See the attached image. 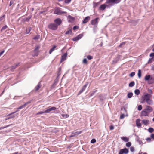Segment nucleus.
Returning a JSON list of instances; mask_svg holds the SVG:
<instances>
[{
  "instance_id": "4c0bfd02",
  "label": "nucleus",
  "mask_w": 154,
  "mask_h": 154,
  "mask_svg": "<svg viewBox=\"0 0 154 154\" xmlns=\"http://www.w3.org/2000/svg\"><path fill=\"white\" fill-rule=\"evenodd\" d=\"M7 28V25H5L1 29V31H3L5 30V29H6Z\"/></svg>"
},
{
  "instance_id": "de8ad7c7",
  "label": "nucleus",
  "mask_w": 154,
  "mask_h": 154,
  "mask_svg": "<svg viewBox=\"0 0 154 154\" xmlns=\"http://www.w3.org/2000/svg\"><path fill=\"white\" fill-rule=\"evenodd\" d=\"M125 44V42H123L122 43L119 45V47H121L122 45H124Z\"/></svg>"
},
{
  "instance_id": "7ed1b4c3",
  "label": "nucleus",
  "mask_w": 154,
  "mask_h": 154,
  "mask_svg": "<svg viewBox=\"0 0 154 154\" xmlns=\"http://www.w3.org/2000/svg\"><path fill=\"white\" fill-rule=\"evenodd\" d=\"M54 13L55 14L59 15H60L62 14L66 13V12L65 11H63L61 10V9L59 7L56 8L54 10Z\"/></svg>"
},
{
  "instance_id": "f257e3e1",
  "label": "nucleus",
  "mask_w": 154,
  "mask_h": 154,
  "mask_svg": "<svg viewBox=\"0 0 154 154\" xmlns=\"http://www.w3.org/2000/svg\"><path fill=\"white\" fill-rule=\"evenodd\" d=\"M153 110V109L151 106H146V108L141 111L140 116L144 117L148 116Z\"/></svg>"
},
{
  "instance_id": "0eeeda50",
  "label": "nucleus",
  "mask_w": 154,
  "mask_h": 154,
  "mask_svg": "<svg viewBox=\"0 0 154 154\" xmlns=\"http://www.w3.org/2000/svg\"><path fill=\"white\" fill-rule=\"evenodd\" d=\"M83 36V33L79 35H77L76 37L73 38L72 39V40L74 41H77L80 39Z\"/></svg>"
},
{
  "instance_id": "58836bf2",
  "label": "nucleus",
  "mask_w": 154,
  "mask_h": 154,
  "mask_svg": "<svg viewBox=\"0 0 154 154\" xmlns=\"http://www.w3.org/2000/svg\"><path fill=\"white\" fill-rule=\"evenodd\" d=\"M138 110L140 111L142 110V106L141 105H139L138 107Z\"/></svg>"
},
{
  "instance_id": "864d4df0",
  "label": "nucleus",
  "mask_w": 154,
  "mask_h": 154,
  "mask_svg": "<svg viewBox=\"0 0 154 154\" xmlns=\"http://www.w3.org/2000/svg\"><path fill=\"white\" fill-rule=\"evenodd\" d=\"M125 117V115L124 114H122L120 116V118L121 119H123Z\"/></svg>"
},
{
  "instance_id": "a211bd4d",
  "label": "nucleus",
  "mask_w": 154,
  "mask_h": 154,
  "mask_svg": "<svg viewBox=\"0 0 154 154\" xmlns=\"http://www.w3.org/2000/svg\"><path fill=\"white\" fill-rule=\"evenodd\" d=\"M121 139L125 142H127L129 141V139L126 137H121Z\"/></svg>"
},
{
  "instance_id": "a878e982",
  "label": "nucleus",
  "mask_w": 154,
  "mask_h": 154,
  "mask_svg": "<svg viewBox=\"0 0 154 154\" xmlns=\"http://www.w3.org/2000/svg\"><path fill=\"white\" fill-rule=\"evenodd\" d=\"M31 27H28L27 29H26V34H28L29 33L30 31H31Z\"/></svg>"
},
{
  "instance_id": "680f3d73",
  "label": "nucleus",
  "mask_w": 154,
  "mask_h": 154,
  "mask_svg": "<svg viewBox=\"0 0 154 154\" xmlns=\"http://www.w3.org/2000/svg\"><path fill=\"white\" fill-rule=\"evenodd\" d=\"M146 140L148 141L149 142H150L151 140V139L150 138H147L146 139Z\"/></svg>"
},
{
  "instance_id": "f8f14e48",
  "label": "nucleus",
  "mask_w": 154,
  "mask_h": 154,
  "mask_svg": "<svg viewBox=\"0 0 154 154\" xmlns=\"http://www.w3.org/2000/svg\"><path fill=\"white\" fill-rule=\"evenodd\" d=\"M67 53H65L64 54L62 55L61 57V59L60 62H63L65 61L66 59L67 56Z\"/></svg>"
},
{
  "instance_id": "5fc2aeb1",
  "label": "nucleus",
  "mask_w": 154,
  "mask_h": 154,
  "mask_svg": "<svg viewBox=\"0 0 154 154\" xmlns=\"http://www.w3.org/2000/svg\"><path fill=\"white\" fill-rule=\"evenodd\" d=\"M130 150L131 152H133L134 151V148L133 147H131L130 148Z\"/></svg>"
},
{
  "instance_id": "69168bd1",
  "label": "nucleus",
  "mask_w": 154,
  "mask_h": 154,
  "mask_svg": "<svg viewBox=\"0 0 154 154\" xmlns=\"http://www.w3.org/2000/svg\"><path fill=\"white\" fill-rule=\"evenodd\" d=\"M4 51H3L1 52H0V57L2 55V54L4 53Z\"/></svg>"
},
{
  "instance_id": "603ef678",
  "label": "nucleus",
  "mask_w": 154,
  "mask_h": 154,
  "mask_svg": "<svg viewBox=\"0 0 154 154\" xmlns=\"http://www.w3.org/2000/svg\"><path fill=\"white\" fill-rule=\"evenodd\" d=\"M19 109H17V110L16 111H15V112H13L12 113H11L10 114H9L8 115V116L11 115H12V114H13L14 113H15L17 112H18L19 111Z\"/></svg>"
},
{
  "instance_id": "39448f33",
  "label": "nucleus",
  "mask_w": 154,
  "mask_h": 154,
  "mask_svg": "<svg viewBox=\"0 0 154 154\" xmlns=\"http://www.w3.org/2000/svg\"><path fill=\"white\" fill-rule=\"evenodd\" d=\"M151 95L148 94H146L145 95L141 97V100H143L146 102L150 98Z\"/></svg>"
},
{
  "instance_id": "423d86ee",
  "label": "nucleus",
  "mask_w": 154,
  "mask_h": 154,
  "mask_svg": "<svg viewBox=\"0 0 154 154\" xmlns=\"http://www.w3.org/2000/svg\"><path fill=\"white\" fill-rule=\"evenodd\" d=\"M128 150L126 148H125L123 149H121L119 153V154H127L128 153Z\"/></svg>"
},
{
  "instance_id": "6e6552de",
  "label": "nucleus",
  "mask_w": 154,
  "mask_h": 154,
  "mask_svg": "<svg viewBox=\"0 0 154 154\" xmlns=\"http://www.w3.org/2000/svg\"><path fill=\"white\" fill-rule=\"evenodd\" d=\"M112 5L111 4L107 5L106 4H103L100 5L99 7V8L100 10H104L106 7H108L109 8Z\"/></svg>"
},
{
  "instance_id": "8fccbe9b",
  "label": "nucleus",
  "mask_w": 154,
  "mask_h": 154,
  "mask_svg": "<svg viewBox=\"0 0 154 154\" xmlns=\"http://www.w3.org/2000/svg\"><path fill=\"white\" fill-rule=\"evenodd\" d=\"M153 58L152 57L151 58H150L149 59V60L148 63H150L152 62V59Z\"/></svg>"
},
{
  "instance_id": "b1692460",
  "label": "nucleus",
  "mask_w": 154,
  "mask_h": 154,
  "mask_svg": "<svg viewBox=\"0 0 154 154\" xmlns=\"http://www.w3.org/2000/svg\"><path fill=\"white\" fill-rule=\"evenodd\" d=\"M146 102L149 105H151L153 104L152 101L151 100L150 98L149 99V100L146 101Z\"/></svg>"
},
{
  "instance_id": "37998d69",
  "label": "nucleus",
  "mask_w": 154,
  "mask_h": 154,
  "mask_svg": "<svg viewBox=\"0 0 154 154\" xmlns=\"http://www.w3.org/2000/svg\"><path fill=\"white\" fill-rule=\"evenodd\" d=\"M79 28V27L78 26H75L73 27V30H75L76 29H78Z\"/></svg>"
},
{
  "instance_id": "3c124183",
  "label": "nucleus",
  "mask_w": 154,
  "mask_h": 154,
  "mask_svg": "<svg viewBox=\"0 0 154 154\" xmlns=\"http://www.w3.org/2000/svg\"><path fill=\"white\" fill-rule=\"evenodd\" d=\"M71 0H65L64 1V2L66 3H69Z\"/></svg>"
},
{
  "instance_id": "c9c22d12",
  "label": "nucleus",
  "mask_w": 154,
  "mask_h": 154,
  "mask_svg": "<svg viewBox=\"0 0 154 154\" xmlns=\"http://www.w3.org/2000/svg\"><path fill=\"white\" fill-rule=\"evenodd\" d=\"M25 106H26L24 104L23 105H22L21 106H20L17 109H22L23 108L25 107Z\"/></svg>"
},
{
  "instance_id": "4be33fe9",
  "label": "nucleus",
  "mask_w": 154,
  "mask_h": 154,
  "mask_svg": "<svg viewBox=\"0 0 154 154\" xmlns=\"http://www.w3.org/2000/svg\"><path fill=\"white\" fill-rule=\"evenodd\" d=\"M56 47V46L54 45L53 48L50 50L49 51V53L50 54H51L52 53V52L55 49Z\"/></svg>"
},
{
  "instance_id": "9d476101",
  "label": "nucleus",
  "mask_w": 154,
  "mask_h": 154,
  "mask_svg": "<svg viewBox=\"0 0 154 154\" xmlns=\"http://www.w3.org/2000/svg\"><path fill=\"white\" fill-rule=\"evenodd\" d=\"M118 1L117 0H107L106 3L107 4H109V5L112 4L111 3H117Z\"/></svg>"
},
{
  "instance_id": "6ab92c4d",
  "label": "nucleus",
  "mask_w": 154,
  "mask_h": 154,
  "mask_svg": "<svg viewBox=\"0 0 154 154\" xmlns=\"http://www.w3.org/2000/svg\"><path fill=\"white\" fill-rule=\"evenodd\" d=\"M68 19L69 22H72L73 21L74 18L71 16L69 15L68 16Z\"/></svg>"
},
{
  "instance_id": "2eb2a0df",
  "label": "nucleus",
  "mask_w": 154,
  "mask_h": 154,
  "mask_svg": "<svg viewBox=\"0 0 154 154\" xmlns=\"http://www.w3.org/2000/svg\"><path fill=\"white\" fill-rule=\"evenodd\" d=\"M40 47L39 46H36L35 49L34 50L35 53L34 56H37L38 55V50L39 49Z\"/></svg>"
},
{
  "instance_id": "79ce46f5",
  "label": "nucleus",
  "mask_w": 154,
  "mask_h": 154,
  "mask_svg": "<svg viewBox=\"0 0 154 154\" xmlns=\"http://www.w3.org/2000/svg\"><path fill=\"white\" fill-rule=\"evenodd\" d=\"M96 142V140L94 139H92L91 141V142L92 143H94Z\"/></svg>"
},
{
  "instance_id": "f3484780",
  "label": "nucleus",
  "mask_w": 154,
  "mask_h": 154,
  "mask_svg": "<svg viewBox=\"0 0 154 154\" xmlns=\"http://www.w3.org/2000/svg\"><path fill=\"white\" fill-rule=\"evenodd\" d=\"M90 20V17H89L87 16L83 20V23L84 24L88 22V21L89 20Z\"/></svg>"
},
{
  "instance_id": "c756f323",
  "label": "nucleus",
  "mask_w": 154,
  "mask_h": 154,
  "mask_svg": "<svg viewBox=\"0 0 154 154\" xmlns=\"http://www.w3.org/2000/svg\"><path fill=\"white\" fill-rule=\"evenodd\" d=\"M138 76L139 78H140L141 76V72L140 69H139L138 71Z\"/></svg>"
},
{
  "instance_id": "72a5a7b5",
  "label": "nucleus",
  "mask_w": 154,
  "mask_h": 154,
  "mask_svg": "<svg viewBox=\"0 0 154 154\" xmlns=\"http://www.w3.org/2000/svg\"><path fill=\"white\" fill-rule=\"evenodd\" d=\"M83 63L84 64H86L87 63V60L86 58L84 59L83 60Z\"/></svg>"
},
{
  "instance_id": "473e14b6",
  "label": "nucleus",
  "mask_w": 154,
  "mask_h": 154,
  "mask_svg": "<svg viewBox=\"0 0 154 154\" xmlns=\"http://www.w3.org/2000/svg\"><path fill=\"white\" fill-rule=\"evenodd\" d=\"M72 33V31L71 29L66 31L65 33L66 34H71Z\"/></svg>"
},
{
  "instance_id": "13d9d810",
  "label": "nucleus",
  "mask_w": 154,
  "mask_h": 154,
  "mask_svg": "<svg viewBox=\"0 0 154 154\" xmlns=\"http://www.w3.org/2000/svg\"><path fill=\"white\" fill-rule=\"evenodd\" d=\"M14 3V1H11L10 2L9 6H11Z\"/></svg>"
},
{
  "instance_id": "ea45409f",
  "label": "nucleus",
  "mask_w": 154,
  "mask_h": 154,
  "mask_svg": "<svg viewBox=\"0 0 154 154\" xmlns=\"http://www.w3.org/2000/svg\"><path fill=\"white\" fill-rule=\"evenodd\" d=\"M81 131H76L74 133V134H75L74 135H78L80 134H81Z\"/></svg>"
},
{
  "instance_id": "49530a36",
  "label": "nucleus",
  "mask_w": 154,
  "mask_h": 154,
  "mask_svg": "<svg viewBox=\"0 0 154 154\" xmlns=\"http://www.w3.org/2000/svg\"><path fill=\"white\" fill-rule=\"evenodd\" d=\"M39 35H37L34 37L33 39L35 40H37L39 39Z\"/></svg>"
},
{
  "instance_id": "cd10ccee",
  "label": "nucleus",
  "mask_w": 154,
  "mask_h": 154,
  "mask_svg": "<svg viewBox=\"0 0 154 154\" xmlns=\"http://www.w3.org/2000/svg\"><path fill=\"white\" fill-rule=\"evenodd\" d=\"M133 93L132 92H130L128 93L127 94V97L128 98H131L132 96H133Z\"/></svg>"
},
{
  "instance_id": "dca6fc26",
  "label": "nucleus",
  "mask_w": 154,
  "mask_h": 154,
  "mask_svg": "<svg viewBox=\"0 0 154 154\" xmlns=\"http://www.w3.org/2000/svg\"><path fill=\"white\" fill-rule=\"evenodd\" d=\"M98 18H97L92 20L91 22V24L93 25L97 24L98 23Z\"/></svg>"
},
{
  "instance_id": "09e8293b",
  "label": "nucleus",
  "mask_w": 154,
  "mask_h": 154,
  "mask_svg": "<svg viewBox=\"0 0 154 154\" xmlns=\"http://www.w3.org/2000/svg\"><path fill=\"white\" fill-rule=\"evenodd\" d=\"M10 125H8L5 127H0V130H1L2 129H4L8 127Z\"/></svg>"
},
{
  "instance_id": "1a4fd4ad",
  "label": "nucleus",
  "mask_w": 154,
  "mask_h": 154,
  "mask_svg": "<svg viewBox=\"0 0 154 154\" xmlns=\"http://www.w3.org/2000/svg\"><path fill=\"white\" fill-rule=\"evenodd\" d=\"M142 123L146 126H147L150 124V122L148 120L143 119L142 121Z\"/></svg>"
},
{
  "instance_id": "bb28decb",
  "label": "nucleus",
  "mask_w": 154,
  "mask_h": 154,
  "mask_svg": "<svg viewBox=\"0 0 154 154\" xmlns=\"http://www.w3.org/2000/svg\"><path fill=\"white\" fill-rule=\"evenodd\" d=\"M135 94L137 95H138L140 93V91L138 89H136L134 91Z\"/></svg>"
},
{
  "instance_id": "a19ab883",
  "label": "nucleus",
  "mask_w": 154,
  "mask_h": 154,
  "mask_svg": "<svg viewBox=\"0 0 154 154\" xmlns=\"http://www.w3.org/2000/svg\"><path fill=\"white\" fill-rule=\"evenodd\" d=\"M61 68H60L59 69L58 72V76H59L60 75V74H61L60 72H61Z\"/></svg>"
},
{
  "instance_id": "c85d7f7f",
  "label": "nucleus",
  "mask_w": 154,
  "mask_h": 154,
  "mask_svg": "<svg viewBox=\"0 0 154 154\" xmlns=\"http://www.w3.org/2000/svg\"><path fill=\"white\" fill-rule=\"evenodd\" d=\"M134 84L135 83L134 82L132 81L129 84V86L130 87H132L134 85Z\"/></svg>"
},
{
  "instance_id": "2f4dec72",
  "label": "nucleus",
  "mask_w": 154,
  "mask_h": 154,
  "mask_svg": "<svg viewBox=\"0 0 154 154\" xmlns=\"http://www.w3.org/2000/svg\"><path fill=\"white\" fill-rule=\"evenodd\" d=\"M131 145V143L130 142H128L126 144V146L127 147H130Z\"/></svg>"
},
{
  "instance_id": "bf43d9fd",
  "label": "nucleus",
  "mask_w": 154,
  "mask_h": 154,
  "mask_svg": "<svg viewBox=\"0 0 154 154\" xmlns=\"http://www.w3.org/2000/svg\"><path fill=\"white\" fill-rule=\"evenodd\" d=\"M4 18V15H3L0 18V21H2L3 20Z\"/></svg>"
},
{
  "instance_id": "774afa93",
  "label": "nucleus",
  "mask_w": 154,
  "mask_h": 154,
  "mask_svg": "<svg viewBox=\"0 0 154 154\" xmlns=\"http://www.w3.org/2000/svg\"><path fill=\"white\" fill-rule=\"evenodd\" d=\"M15 116H16L15 115H13L12 116H11L10 117L11 118V119L15 117Z\"/></svg>"
},
{
  "instance_id": "0e129e2a",
  "label": "nucleus",
  "mask_w": 154,
  "mask_h": 154,
  "mask_svg": "<svg viewBox=\"0 0 154 154\" xmlns=\"http://www.w3.org/2000/svg\"><path fill=\"white\" fill-rule=\"evenodd\" d=\"M30 18H27L26 19H25V21H29Z\"/></svg>"
},
{
  "instance_id": "393cba45",
  "label": "nucleus",
  "mask_w": 154,
  "mask_h": 154,
  "mask_svg": "<svg viewBox=\"0 0 154 154\" xmlns=\"http://www.w3.org/2000/svg\"><path fill=\"white\" fill-rule=\"evenodd\" d=\"M150 75H146L145 77V80L146 81H148L150 79Z\"/></svg>"
},
{
  "instance_id": "9b49d317",
  "label": "nucleus",
  "mask_w": 154,
  "mask_h": 154,
  "mask_svg": "<svg viewBox=\"0 0 154 154\" xmlns=\"http://www.w3.org/2000/svg\"><path fill=\"white\" fill-rule=\"evenodd\" d=\"M141 120L140 119H138L136 120V123L137 126L138 128H140L141 127V124L140 123Z\"/></svg>"
},
{
  "instance_id": "338daca9",
  "label": "nucleus",
  "mask_w": 154,
  "mask_h": 154,
  "mask_svg": "<svg viewBox=\"0 0 154 154\" xmlns=\"http://www.w3.org/2000/svg\"><path fill=\"white\" fill-rule=\"evenodd\" d=\"M141 103H144L146 101L145 100H141Z\"/></svg>"
},
{
  "instance_id": "4468645a",
  "label": "nucleus",
  "mask_w": 154,
  "mask_h": 154,
  "mask_svg": "<svg viewBox=\"0 0 154 154\" xmlns=\"http://www.w3.org/2000/svg\"><path fill=\"white\" fill-rule=\"evenodd\" d=\"M54 22L56 23V24H57L58 26L61 24L62 23V20L60 18H58L54 20Z\"/></svg>"
},
{
  "instance_id": "7c9ffc66",
  "label": "nucleus",
  "mask_w": 154,
  "mask_h": 154,
  "mask_svg": "<svg viewBox=\"0 0 154 154\" xmlns=\"http://www.w3.org/2000/svg\"><path fill=\"white\" fill-rule=\"evenodd\" d=\"M148 131L150 133H152L154 131V129L152 128H149L148 129Z\"/></svg>"
},
{
  "instance_id": "ddd939ff",
  "label": "nucleus",
  "mask_w": 154,
  "mask_h": 154,
  "mask_svg": "<svg viewBox=\"0 0 154 154\" xmlns=\"http://www.w3.org/2000/svg\"><path fill=\"white\" fill-rule=\"evenodd\" d=\"M88 84V83L87 82L85 84L84 86L82 88V89L80 91L79 93L78 94V95H79L80 94L82 93L85 89L87 86Z\"/></svg>"
},
{
  "instance_id": "c03bdc74",
  "label": "nucleus",
  "mask_w": 154,
  "mask_h": 154,
  "mask_svg": "<svg viewBox=\"0 0 154 154\" xmlns=\"http://www.w3.org/2000/svg\"><path fill=\"white\" fill-rule=\"evenodd\" d=\"M87 58L89 60H91L93 58V57L90 55H88L87 56Z\"/></svg>"
},
{
  "instance_id": "a18cd8bd",
  "label": "nucleus",
  "mask_w": 154,
  "mask_h": 154,
  "mask_svg": "<svg viewBox=\"0 0 154 154\" xmlns=\"http://www.w3.org/2000/svg\"><path fill=\"white\" fill-rule=\"evenodd\" d=\"M119 60V58L118 57H117L113 61V62L115 63H116L117 61Z\"/></svg>"
},
{
  "instance_id": "4d7b16f0",
  "label": "nucleus",
  "mask_w": 154,
  "mask_h": 154,
  "mask_svg": "<svg viewBox=\"0 0 154 154\" xmlns=\"http://www.w3.org/2000/svg\"><path fill=\"white\" fill-rule=\"evenodd\" d=\"M149 56L150 57H154V53H151L150 54Z\"/></svg>"
},
{
  "instance_id": "f03ea898",
  "label": "nucleus",
  "mask_w": 154,
  "mask_h": 154,
  "mask_svg": "<svg viewBox=\"0 0 154 154\" xmlns=\"http://www.w3.org/2000/svg\"><path fill=\"white\" fill-rule=\"evenodd\" d=\"M56 109V108L54 107H53L51 108H48L47 110H46L45 111H41L37 113L36 115H39L42 114L44 113H50L51 111L53 110H55Z\"/></svg>"
},
{
  "instance_id": "052dcab7",
  "label": "nucleus",
  "mask_w": 154,
  "mask_h": 154,
  "mask_svg": "<svg viewBox=\"0 0 154 154\" xmlns=\"http://www.w3.org/2000/svg\"><path fill=\"white\" fill-rule=\"evenodd\" d=\"M150 137L151 138L154 139V134H152L150 136Z\"/></svg>"
},
{
  "instance_id": "aec40b11",
  "label": "nucleus",
  "mask_w": 154,
  "mask_h": 154,
  "mask_svg": "<svg viewBox=\"0 0 154 154\" xmlns=\"http://www.w3.org/2000/svg\"><path fill=\"white\" fill-rule=\"evenodd\" d=\"M41 87L40 82H39L35 88L36 91H38Z\"/></svg>"
},
{
  "instance_id": "20e7f679",
  "label": "nucleus",
  "mask_w": 154,
  "mask_h": 154,
  "mask_svg": "<svg viewBox=\"0 0 154 154\" xmlns=\"http://www.w3.org/2000/svg\"><path fill=\"white\" fill-rule=\"evenodd\" d=\"M48 27L50 29L55 30L57 29V25L55 23H51L48 25Z\"/></svg>"
},
{
  "instance_id": "412c9836",
  "label": "nucleus",
  "mask_w": 154,
  "mask_h": 154,
  "mask_svg": "<svg viewBox=\"0 0 154 154\" xmlns=\"http://www.w3.org/2000/svg\"><path fill=\"white\" fill-rule=\"evenodd\" d=\"M99 97L100 100L102 101L104 100L106 98V97L105 96L103 95H99Z\"/></svg>"
},
{
  "instance_id": "6e6d98bb",
  "label": "nucleus",
  "mask_w": 154,
  "mask_h": 154,
  "mask_svg": "<svg viewBox=\"0 0 154 154\" xmlns=\"http://www.w3.org/2000/svg\"><path fill=\"white\" fill-rule=\"evenodd\" d=\"M114 128L113 126L111 125L110 127V130H113Z\"/></svg>"
},
{
  "instance_id": "e2e57ef3",
  "label": "nucleus",
  "mask_w": 154,
  "mask_h": 154,
  "mask_svg": "<svg viewBox=\"0 0 154 154\" xmlns=\"http://www.w3.org/2000/svg\"><path fill=\"white\" fill-rule=\"evenodd\" d=\"M30 101H28L26 103H25V104H24V105H25V106H26L27 105L30 103Z\"/></svg>"
},
{
  "instance_id": "e433bc0d",
  "label": "nucleus",
  "mask_w": 154,
  "mask_h": 154,
  "mask_svg": "<svg viewBox=\"0 0 154 154\" xmlns=\"http://www.w3.org/2000/svg\"><path fill=\"white\" fill-rule=\"evenodd\" d=\"M135 72H132L131 73L130 75H129L130 77H133L135 75Z\"/></svg>"
},
{
  "instance_id": "f704fd0d",
  "label": "nucleus",
  "mask_w": 154,
  "mask_h": 154,
  "mask_svg": "<svg viewBox=\"0 0 154 154\" xmlns=\"http://www.w3.org/2000/svg\"><path fill=\"white\" fill-rule=\"evenodd\" d=\"M62 116L63 117L65 118H68L69 117V116L67 114H62Z\"/></svg>"
},
{
  "instance_id": "5701e85b",
  "label": "nucleus",
  "mask_w": 154,
  "mask_h": 154,
  "mask_svg": "<svg viewBox=\"0 0 154 154\" xmlns=\"http://www.w3.org/2000/svg\"><path fill=\"white\" fill-rule=\"evenodd\" d=\"M19 63H18L14 66H12L11 67V70L12 71L13 70L15 69L19 66Z\"/></svg>"
}]
</instances>
